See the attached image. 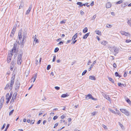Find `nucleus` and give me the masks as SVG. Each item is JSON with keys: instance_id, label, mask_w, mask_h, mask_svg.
I'll list each match as a JSON object with an SVG mask.
<instances>
[{"instance_id": "f257e3e1", "label": "nucleus", "mask_w": 131, "mask_h": 131, "mask_svg": "<svg viewBox=\"0 0 131 131\" xmlns=\"http://www.w3.org/2000/svg\"><path fill=\"white\" fill-rule=\"evenodd\" d=\"M23 54V51L21 50H20L18 54L17 63L18 65H20L21 64L22 61Z\"/></svg>"}, {"instance_id": "f03ea898", "label": "nucleus", "mask_w": 131, "mask_h": 131, "mask_svg": "<svg viewBox=\"0 0 131 131\" xmlns=\"http://www.w3.org/2000/svg\"><path fill=\"white\" fill-rule=\"evenodd\" d=\"M11 51L14 53H15V55L14 57H16L17 54V52L18 51V50L17 49V44L16 43H15L14 44L13 48Z\"/></svg>"}, {"instance_id": "7ed1b4c3", "label": "nucleus", "mask_w": 131, "mask_h": 131, "mask_svg": "<svg viewBox=\"0 0 131 131\" xmlns=\"http://www.w3.org/2000/svg\"><path fill=\"white\" fill-rule=\"evenodd\" d=\"M27 34V32L26 31H25L23 34V39L22 41V42L23 43H25L26 40L25 38L26 37V36Z\"/></svg>"}, {"instance_id": "20e7f679", "label": "nucleus", "mask_w": 131, "mask_h": 131, "mask_svg": "<svg viewBox=\"0 0 131 131\" xmlns=\"http://www.w3.org/2000/svg\"><path fill=\"white\" fill-rule=\"evenodd\" d=\"M13 87V86H11L10 84L8 83L6 84V87L4 89L5 90H6L8 89L10 91L12 90Z\"/></svg>"}, {"instance_id": "39448f33", "label": "nucleus", "mask_w": 131, "mask_h": 131, "mask_svg": "<svg viewBox=\"0 0 131 131\" xmlns=\"http://www.w3.org/2000/svg\"><path fill=\"white\" fill-rule=\"evenodd\" d=\"M20 84L18 82H16V86L15 88V90L16 91V92H17L18 91L20 87Z\"/></svg>"}, {"instance_id": "423d86ee", "label": "nucleus", "mask_w": 131, "mask_h": 131, "mask_svg": "<svg viewBox=\"0 0 131 131\" xmlns=\"http://www.w3.org/2000/svg\"><path fill=\"white\" fill-rule=\"evenodd\" d=\"M15 75L14 74L11 80V82L10 84L11 86H13V84L14 82V80L15 79Z\"/></svg>"}, {"instance_id": "0eeeda50", "label": "nucleus", "mask_w": 131, "mask_h": 131, "mask_svg": "<svg viewBox=\"0 0 131 131\" xmlns=\"http://www.w3.org/2000/svg\"><path fill=\"white\" fill-rule=\"evenodd\" d=\"M17 92H15L14 94L13 97L11 100V102H14V100L16 99V97L17 95Z\"/></svg>"}, {"instance_id": "6e6552de", "label": "nucleus", "mask_w": 131, "mask_h": 131, "mask_svg": "<svg viewBox=\"0 0 131 131\" xmlns=\"http://www.w3.org/2000/svg\"><path fill=\"white\" fill-rule=\"evenodd\" d=\"M4 101V97H2L0 101V109H1L2 106L3 104Z\"/></svg>"}, {"instance_id": "1a4fd4ad", "label": "nucleus", "mask_w": 131, "mask_h": 131, "mask_svg": "<svg viewBox=\"0 0 131 131\" xmlns=\"http://www.w3.org/2000/svg\"><path fill=\"white\" fill-rule=\"evenodd\" d=\"M18 36L19 39L21 40L22 38V35L21 30H20L18 33Z\"/></svg>"}, {"instance_id": "9d476101", "label": "nucleus", "mask_w": 131, "mask_h": 131, "mask_svg": "<svg viewBox=\"0 0 131 131\" xmlns=\"http://www.w3.org/2000/svg\"><path fill=\"white\" fill-rule=\"evenodd\" d=\"M121 33L122 35H125L126 36H128V35L129 36V34L128 32H127L124 31H121Z\"/></svg>"}, {"instance_id": "9b49d317", "label": "nucleus", "mask_w": 131, "mask_h": 131, "mask_svg": "<svg viewBox=\"0 0 131 131\" xmlns=\"http://www.w3.org/2000/svg\"><path fill=\"white\" fill-rule=\"evenodd\" d=\"M14 53L10 51L8 54V57L12 58V57Z\"/></svg>"}, {"instance_id": "f8f14e48", "label": "nucleus", "mask_w": 131, "mask_h": 131, "mask_svg": "<svg viewBox=\"0 0 131 131\" xmlns=\"http://www.w3.org/2000/svg\"><path fill=\"white\" fill-rule=\"evenodd\" d=\"M37 73H36L35 74H34L32 76V79L33 80V82H34L35 81L36 79L37 78Z\"/></svg>"}, {"instance_id": "ddd939ff", "label": "nucleus", "mask_w": 131, "mask_h": 131, "mask_svg": "<svg viewBox=\"0 0 131 131\" xmlns=\"http://www.w3.org/2000/svg\"><path fill=\"white\" fill-rule=\"evenodd\" d=\"M96 61L95 60V61L93 62L92 64L90 67V68L89 69V71H90L92 68L93 67V66H94V65L96 63Z\"/></svg>"}, {"instance_id": "4468645a", "label": "nucleus", "mask_w": 131, "mask_h": 131, "mask_svg": "<svg viewBox=\"0 0 131 131\" xmlns=\"http://www.w3.org/2000/svg\"><path fill=\"white\" fill-rule=\"evenodd\" d=\"M89 79L92 80H95L96 78L94 75L90 76L89 77Z\"/></svg>"}, {"instance_id": "2eb2a0df", "label": "nucleus", "mask_w": 131, "mask_h": 131, "mask_svg": "<svg viewBox=\"0 0 131 131\" xmlns=\"http://www.w3.org/2000/svg\"><path fill=\"white\" fill-rule=\"evenodd\" d=\"M111 4L110 3L108 2L106 4V8H109L111 7Z\"/></svg>"}, {"instance_id": "dca6fc26", "label": "nucleus", "mask_w": 131, "mask_h": 131, "mask_svg": "<svg viewBox=\"0 0 131 131\" xmlns=\"http://www.w3.org/2000/svg\"><path fill=\"white\" fill-rule=\"evenodd\" d=\"M92 96L91 94H88V95H86V97H85V99H87V98L88 97V99H91Z\"/></svg>"}, {"instance_id": "f3484780", "label": "nucleus", "mask_w": 131, "mask_h": 131, "mask_svg": "<svg viewBox=\"0 0 131 131\" xmlns=\"http://www.w3.org/2000/svg\"><path fill=\"white\" fill-rule=\"evenodd\" d=\"M16 27H14L12 30L11 32V33L12 34H14L15 32V31L16 30Z\"/></svg>"}, {"instance_id": "a211bd4d", "label": "nucleus", "mask_w": 131, "mask_h": 131, "mask_svg": "<svg viewBox=\"0 0 131 131\" xmlns=\"http://www.w3.org/2000/svg\"><path fill=\"white\" fill-rule=\"evenodd\" d=\"M77 4L78 5H79V6H78L79 7H82L83 6V4H82V3L81 2H78L77 3Z\"/></svg>"}, {"instance_id": "6ab92c4d", "label": "nucleus", "mask_w": 131, "mask_h": 131, "mask_svg": "<svg viewBox=\"0 0 131 131\" xmlns=\"http://www.w3.org/2000/svg\"><path fill=\"white\" fill-rule=\"evenodd\" d=\"M104 97L107 99L110 102H111V100L110 97L107 95H105L104 96Z\"/></svg>"}, {"instance_id": "aec40b11", "label": "nucleus", "mask_w": 131, "mask_h": 131, "mask_svg": "<svg viewBox=\"0 0 131 131\" xmlns=\"http://www.w3.org/2000/svg\"><path fill=\"white\" fill-rule=\"evenodd\" d=\"M78 36V34L77 33L75 34L73 36L72 40L73 39L74 40Z\"/></svg>"}, {"instance_id": "412c9836", "label": "nucleus", "mask_w": 131, "mask_h": 131, "mask_svg": "<svg viewBox=\"0 0 131 131\" xmlns=\"http://www.w3.org/2000/svg\"><path fill=\"white\" fill-rule=\"evenodd\" d=\"M88 31V28L87 27H85L83 30V32L85 33Z\"/></svg>"}, {"instance_id": "4be33fe9", "label": "nucleus", "mask_w": 131, "mask_h": 131, "mask_svg": "<svg viewBox=\"0 0 131 131\" xmlns=\"http://www.w3.org/2000/svg\"><path fill=\"white\" fill-rule=\"evenodd\" d=\"M68 96V94H62L61 96V97H63V98H64V97H65L67 96Z\"/></svg>"}, {"instance_id": "5701e85b", "label": "nucleus", "mask_w": 131, "mask_h": 131, "mask_svg": "<svg viewBox=\"0 0 131 131\" xmlns=\"http://www.w3.org/2000/svg\"><path fill=\"white\" fill-rule=\"evenodd\" d=\"M120 110L122 113H124L126 112L127 111L126 110L124 109H120Z\"/></svg>"}, {"instance_id": "b1692460", "label": "nucleus", "mask_w": 131, "mask_h": 131, "mask_svg": "<svg viewBox=\"0 0 131 131\" xmlns=\"http://www.w3.org/2000/svg\"><path fill=\"white\" fill-rule=\"evenodd\" d=\"M115 76L116 77H118L119 78L121 77V76L119 75L117 72H115Z\"/></svg>"}, {"instance_id": "393cba45", "label": "nucleus", "mask_w": 131, "mask_h": 131, "mask_svg": "<svg viewBox=\"0 0 131 131\" xmlns=\"http://www.w3.org/2000/svg\"><path fill=\"white\" fill-rule=\"evenodd\" d=\"M15 61L13 60L12 61L11 63V65L15 66Z\"/></svg>"}, {"instance_id": "a878e982", "label": "nucleus", "mask_w": 131, "mask_h": 131, "mask_svg": "<svg viewBox=\"0 0 131 131\" xmlns=\"http://www.w3.org/2000/svg\"><path fill=\"white\" fill-rule=\"evenodd\" d=\"M95 32L98 35H100L101 34V32L99 30L95 31Z\"/></svg>"}, {"instance_id": "bb28decb", "label": "nucleus", "mask_w": 131, "mask_h": 131, "mask_svg": "<svg viewBox=\"0 0 131 131\" xmlns=\"http://www.w3.org/2000/svg\"><path fill=\"white\" fill-rule=\"evenodd\" d=\"M108 79L110 81H111L112 83H114V81L113 79L111 78L108 77Z\"/></svg>"}, {"instance_id": "cd10ccee", "label": "nucleus", "mask_w": 131, "mask_h": 131, "mask_svg": "<svg viewBox=\"0 0 131 131\" xmlns=\"http://www.w3.org/2000/svg\"><path fill=\"white\" fill-rule=\"evenodd\" d=\"M119 48H115V54L116 53H117L119 52Z\"/></svg>"}, {"instance_id": "c85d7f7f", "label": "nucleus", "mask_w": 131, "mask_h": 131, "mask_svg": "<svg viewBox=\"0 0 131 131\" xmlns=\"http://www.w3.org/2000/svg\"><path fill=\"white\" fill-rule=\"evenodd\" d=\"M101 43L104 45H105L107 43V42L106 41H103L101 42Z\"/></svg>"}, {"instance_id": "c756f323", "label": "nucleus", "mask_w": 131, "mask_h": 131, "mask_svg": "<svg viewBox=\"0 0 131 131\" xmlns=\"http://www.w3.org/2000/svg\"><path fill=\"white\" fill-rule=\"evenodd\" d=\"M13 93H12L11 92L10 93V94L9 96H8V98H7V99H10L12 97V95Z\"/></svg>"}, {"instance_id": "7c9ffc66", "label": "nucleus", "mask_w": 131, "mask_h": 131, "mask_svg": "<svg viewBox=\"0 0 131 131\" xmlns=\"http://www.w3.org/2000/svg\"><path fill=\"white\" fill-rule=\"evenodd\" d=\"M127 102L129 104H130V103H131V102L128 99V98H127L125 99Z\"/></svg>"}, {"instance_id": "2f4dec72", "label": "nucleus", "mask_w": 131, "mask_h": 131, "mask_svg": "<svg viewBox=\"0 0 131 131\" xmlns=\"http://www.w3.org/2000/svg\"><path fill=\"white\" fill-rule=\"evenodd\" d=\"M59 50V49L57 47L56 48L54 49V52L55 53L57 52Z\"/></svg>"}, {"instance_id": "473e14b6", "label": "nucleus", "mask_w": 131, "mask_h": 131, "mask_svg": "<svg viewBox=\"0 0 131 131\" xmlns=\"http://www.w3.org/2000/svg\"><path fill=\"white\" fill-rule=\"evenodd\" d=\"M127 5V3H123L121 5V6L123 7H125Z\"/></svg>"}, {"instance_id": "72a5a7b5", "label": "nucleus", "mask_w": 131, "mask_h": 131, "mask_svg": "<svg viewBox=\"0 0 131 131\" xmlns=\"http://www.w3.org/2000/svg\"><path fill=\"white\" fill-rule=\"evenodd\" d=\"M14 111V110H12L9 113V115L10 116V115H12V114L13 113Z\"/></svg>"}, {"instance_id": "f704fd0d", "label": "nucleus", "mask_w": 131, "mask_h": 131, "mask_svg": "<svg viewBox=\"0 0 131 131\" xmlns=\"http://www.w3.org/2000/svg\"><path fill=\"white\" fill-rule=\"evenodd\" d=\"M97 113V112H94L92 113L91 114L92 116H94Z\"/></svg>"}, {"instance_id": "c9c22d12", "label": "nucleus", "mask_w": 131, "mask_h": 131, "mask_svg": "<svg viewBox=\"0 0 131 131\" xmlns=\"http://www.w3.org/2000/svg\"><path fill=\"white\" fill-rule=\"evenodd\" d=\"M15 66H12L10 65V70L12 71L13 70V68H14Z\"/></svg>"}, {"instance_id": "e433bc0d", "label": "nucleus", "mask_w": 131, "mask_h": 131, "mask_svg": "<svg viewBox=\"0 0 131 131\" xmlns=\"http://www.w3.org/2000/svg\"><path fill=\"white\" fill-rule=\"evenodd\" d=\"M15 66H12L10 65V70L12 71L13 70V68H14Z\"/></svg>"}, {"instance_id": "4c0bfd02", "label": "nucleus", "mask_w": 131, "mask_h": 131, "mask_svg": "<svg viewBox=\"0 0 131 131\" xmlns=\"http://www.w3.org/2000/svg\"><path fill=\"white\" fill-rule=\"evenodd\" d=\"M11 58L8 57L7 59V62L8 63H9L11 61Z\"/></svg>"}, {"instance_id": "58836bf2", "label": "nucleus", "mask_w": 131, "mask_h": 131, "mask_svg": "<svg viewBox=\"0 0 131 131\" xmlns=\"http://www.w3.org/2000/svg\"><path fill=\"white\" fill-rule=\"evenodd\" d=\"M118 123L121 127L122 128L123 127V125L120 122H118Z\"/></svg>"}, {"instance_id": "ea45409f", "label": "nucleus", "mask_w": 131, "mask_h": 131, "mask_svg": "<svg viewBox=\"0 0 131 131\" xmlns=\"http://www.w3.org/2000/svg\"><path fill=\"white\" fill-rule=\"evenodd\" d=\"M118 86L121 87H122V86H124V84H123L121 83H118Z\"/></svg>"}, {"instance_id": "a19ab883", "label": "nucleus", "mask_w": 131, "mask_h": 131, "mask_svg": "<svg viewBox=\"0 0 131 131\" xmlns=\"http://www.w3.org/2000/svg\"><path fill=\"white\" fill-rule=\"evenodd\" d=\"M51 65H48L47 67V70H49L51 68Z\"/></svg>"}, {"instance_id": "79ce46f5", "label": "nucleus", "mask_w": 131, "mask_h": 131, "mask_svg": "<svg viewBox=\"0 0 131 131\" xmlns=\"http://www.w3.org/2000/svg\"><path fill=\"white\" fill-rule=\"evenodd\" d=\"M125 114L127 116H128L129 115V113L127 110L126 111V112H125Z\"/></svg>"}, {"instance_id": "37998d69", "label": "nucleus", "mask_w": 131, "mask_h": 131, "mask_svg": "<svg viewBox=\"0 0 131 131\" xmlns=\"http://www.w3.org/2000/svg\"><path fill=\"white\" fill-rule=\"evenodd\" d=\"M56 56L55 55H54L53 56V59L52 60L53 62H54L56 60Z\"/></svg>"}, {"instance_id": "c03bdc74", "label": "nucleus", "mask_w": 131, "mask_h": 131, "mask_svg": "<svg viewBox=\"0 0 131 131\" xmlns=\"http://www.w3.org/2000/svg\"><path fill=\"white\" fill-rule=\"evenodd\" d=\"M9 124H8L7 125L6 128H5V129L4 131H7V129H8V128L9 127Z\"/></svg>"}, {"instance_id": "a18cd8bd", "label": "nucleus", "mask_w": 131, "mask_h": 131, "mask_svg": "<svg viewBox=\"0 0 131 131\" xmlns=\"http://www.w3.org/2000/svg\"><path fill=\"white\" fill-rule=\"evenodd\" d=\"M122 2L123 1L122 0H120L117 2L116 3L117 4L122 3Z\"/></svg>"}, {"instance_id": "49530a36", "label": "nucleus", "mask_w": 131, "mask_h": 131, "mask_svg": "<svg viewBox=\"0 0 131 131\" xmlns=\"http://www.w3.org/2000/svg\"><path fill=\"white\" fill-rule=\"evenodd\" d=\"M87 71V70H84L82 73V75H84L86 73Z\"/></svg>"}, {"instance_id": "de8ad7c7", "label": "nucleus", "mask_w": 131, "mask_h": 131, "mask_svg": "<svg viewBox=\"0 0 131 131\" xmlns=\"http://www.w3.org/2000/svg\"><path fill=\"white\" fill-rule=\"evenodd\" d=\"M112 26L110 24H107L106 25V27L107 28H111L112 27Z\"/></svg>"}, {"instance_id": "09e8293b", "label": "nucleus", "mask_w": 131, "mask_h": 131, "mask_svg": "<svg viewBox=\"0 0 131 131\" xmlns=\"http://www.w3.org/2000/svg\"><path fill=\"white\" fill-rule=\"evenodd\" d=\"M116 113H117L118 114V115H121V114H120V113L119 112V111H117V109H116Z\"/></svg>"}, {"instance_id": "8fccbe9b", "label": "nucleus", "mask_w": 131, "mask_h": 131, "mask_svg": "<svg viewBox=\"0 0 131 131\" xmlns=\"http://www.w3.org/2000/svg\"><path fill=\"white\" fill-rule=\"evenodd\" d=\"M127 23L131 27V23H130V21L129 20H128L127 22Z\"/></svg>"}, {"instance_id": "3c124183", "label": "nucleus", "mask_w": 131, "mask_h": 131, "mask_svg": "<svg viewBox=\"0 0 131 131\" xmlns=\"http://www.w3.org/2000/svg\"><path fill=\"white\" fill-rule=\"evenodd\" d=\"M54 88L57 90H59L60 89V88L57 86H55Z\"/></svg>"}, {"instance_id": "603ef678", "label": "nucleus", "mask_w": 131, "mask_h": 131, "mask_svg": "<svg viewBox=\"0 0 131 131\" xmlns=\"http://www.w3.org/2000/svg\"><path fill=\"white\" fill-rule=\"evenodd\" d=\"M23 7V4H22L21 3L20 4V5L19 6V8L20 9L22 8Z\"/></svg>"}, {"instance_id": "864d4df0", "label": "nucleus", "mask_w": 131, "mask_h": 131, "mask_svg": "<svg viewBox=\"0 0 131 131\" xmlns=\"http://www.w3.org/2000/svg\"><path fill=\"white\" fill-rule=\"evenodd\" d=\"M24 43H23V42H21V45H20V47L21 48H22L24 46Z\"/></svg>"}, {"instance_id": "5fc2aeb1", "label": "nucleus", "mask_w": 131, "mask_h": 131, "mask_svg": "<svg viewBox=\"0 0 131 131\" xmlns=\"http://www.w3.org/2000/svg\"><path fill=\"white\" fill-rule=\"evenodd\" d=\"M32 4H31L30 5V6H29L28 10L30 11L31 9V8H32Z\"/></svg>"}, {"instance_id": "6e6d98bb", "label": "nucleus", "mask_w": 131, "mask_h": 131, "mask_svg": "<svg viewBox=\"0 0 131 131\" xmlns=\"http://www.w3.org/2000/svg\"><path fill=\"white\" fill-rule=\"evenodd\" d=\"M127 73L126 72H125L124 73V77H126L127 76Z\"/></svg>"}, {"instance_id": "4d7b16f0", "label": "nucleus", "mask_w": 131, "mask_h": 131, "mask_svg": "<svg viewBox=\"0 0 131 131\" xmlns=\"http://www.w3.org/2000/svg\"><path fill=\"white\" fill-rule=\"evenodd\" d=\"M5 125H6V124H4L1 128L2 130L4 128Z\"/></svg>"}, {"instance_id": "13d9d810", "label": "nucleus", "mask_w": 131, "mask_h": 131, "mask_svg": "<svg viewBox=\"0 0 131 131\" xmlns=\"http://www.w3.org/2000/svg\"><path fill=\"white\" fill-rule=\"evenodd\" d=\"M87 36H86L85 34L83 36V38L84 39H86L87 38Z\"/></svg>"}, {"instance_id": "bf43d9fd", "label": "nucleus", "mask_w": 131, "mask_h": 131, "mask_svg": "<svg viewBox=\"0 0 131 131\" xmlns=\"http://www.w3.org/2000/svg\"><path fill=\"white\" fill-rule=\"evenodd\" d=\"M131 41V40H130L129 39H127L126 41V42L127 43H129Z\"/></svg>"}, {"instance_id": "052dcab7", "label": "nucleus", "mask_w": 131, "mask_h": 131, "mask_svg": "<svg viewBox=\"0 0 131 131\" xmlns=\"http://www.w3.org/2000/svg\"><path fill=\"white\" fill-rule=\"evenodd\" d=\"M30 10H27L26 12V14H29V12H30Z\"/></svg>"}, {"instance_id": "680f3d73", "label": "nucleus", "mask_w": 131, "mask_h": 131, "mask_svg": "<svg viewBox=\"0 0 131 131\" xmlns=\"http://www.w3.org/2000/svg\"><path fill=\"white\" fill-rule=\"evenodd\" d=\"M63 42L62 41H60L58 44L59 45H63Z\"/></svg>"}, {"instance_id": "e2e57ef3", "label": "nucleus", "mask_w": 131, "mask_h": 131, "mask_svg": "<svg viewBox=\"0 0 131 131\" xmlns=\"http://www.w3.org/2000/svg\"><path fill=\"white\" fill-rule=\"evenodd\" d=\"M58 124V123H56L54 125V128H55L57 126Z\"/></svg>"}, {"instance_id": "0e129e2a", "label": "nucleus", "mask_w": 131, "mask_h": 131, "mask_svg": "<svg viewBox=\"0 0 131 131\" xmlns=\"http://www.w3.org/2000/svg\"><path fill=\"white\" fill-rule=\"evenodd\" d=\"M58 118V117L57 116H55L53 118V119L54 120H55L56 119H57Z\"/></svg>"}, {"instance_id": "69168bd1", "label": "nucleus", "mask_w": 131, "mask_h": 131, "mask_svg": "<svg viewBox=\"0 0 131 131\" xmlns=\"http://www.w3.org/2000/svg\"><path fill=\"white\" fill-rule=\"evenodd\" d=\"M80 12L81 14L82 15H83L84 14V12L82 11V10L80 11Z\"/></svg>"}, {"instance_id": "338daca9", "label": "nucleus", "mask_w": 131, "mask_h": 131, "mask_svg": "<svg viewBox=\"0 0 131 131\" xmlns=\"http://www.w3.org/2000/svg\"><path fill=\"white\" fill-rule=\"evenodd\" d=\"M43 111H40L39 112V115L40 116L42 115V114Z\"/></svg>"}, {"instance_id": "774afa93", "label": "nucleus", "mask_w": 131, "mask_h": 131, "mask_svg": "<svg viewBox=\"0 0 131 131\" xmlns=\"http://www.w3.org/2000/svg\"><path fill=\"white\" fill-rule=\"evenodd\" d=\"M66 22L65 20H63L62 21H61L60 23L62 24L63 23H65Z\"/></svg>"}]
</instances>
